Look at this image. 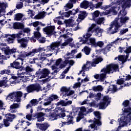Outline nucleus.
I'll list each match as a JSON object with an SVG mask.
<instances>
[{"mask_svg":"<svg viewBox=\"0 0 131 131\" xmlns=\"http://www.w3.org/2000/svg\"><path fill=\"white\" fill-rule=\"evenodd\" d=\"M60 46V42H52V43L51 44V45L47 46L45 48H35L34 49H32V51H30V52H24L23 53V52H20V55H17V59L21 60V63L24 61V59L23 58H25L26 57H28L29 56L33 57L35 56V54L41 53V52H49V51H54L55 49L56 48H58L59 46Z\"/></svg>","mask_w":131,"mask_h":131,"instance_id":"nucleus-1","label":"nucleus"},{"mask_svg":"<svg viewBox=\"0 0 131 131\" xmlns=\"http://www.w3.org/2000/svg\"><path fill=\"white\" fill-rule=\"evenodd\" d=\"M79 11V10L78 8L75 9H73L72 10H70L69 12L72 14V15L75 16V14H76Z\"/></svg>","mask_w":131,"mask_h":131,"instance_id":"nucleus-42","label":"nucleus"},{"mask_svg":"<svg viewBox=\"0 0 131 131\" xmlns=\"http://www.w3.org/2000/svg\"><path fill=\"white\" fill-rule=\"evenodd\" d=\"M77 3V0H70L69 2L66 4V6H64V10L66 11H68L74 7L73 4Z\"/></svg>","mask_w":131,"mask_h":131,"instance_id":"nucleus-12","label":"nucleus"},{"mask_svg":"<svg viewBox=\"0 0 131 131\" xmlns=\"http://www.w3.org/2000/svg\"><path fill=\"white\" fill-rule=\"evenodd\" d=\"M35 92L38 93L42 91L41 86L39 83L31 84Z\"/></svg>","mask_w":131,"mask_h":131,"instance_id":"nucleus-24","label":"nucleus"},{"mask_svg":"<svg viewBox=\"0 0 131 131\" xmlns=\"http://www.w3.org/2000/svg\"><path fill=\"white\" fill-rule=\"evenodd\" d=\"M13 121H10L8 120H5V119H3V123L4 125V127H9L11 123L10 122H12Z\"/></svg>","mask_w":131,"mask_h":131,"instance_id":"nucleus-37","label":"nucleus"},{"mask_svg":"<svg viewBox=\"0 0 131 131\" xmlns=\"http://www.w3.org/2000/svg\"><path fill=\"white\" fill-rule=\"evenodd\" d=\"M92 36V34H90L87 33L86 34H85V35H83V37L85 38V39H90V38Z\"/></svg>","mask_w":131,"mask_h":131,"instance_id":"nucleus-59","label":"nucleus"},{"mask_svg":"<svg viewBox=\"0 0 131 131\" xmlns=\"http://www.w3.org/2000/svg\"><path fill=\"white\" fill-rule=\"evenodd\" d=\"M46 13H47L45 11L39 12V13H38V14H36L35 16H34V18L36 19H43L46 16Z\"/></svg>","mask_w":131,"mask_h":131,"instance_id":"nucleus-20","label":"nucleus"},{"mask_svg":"<svg viewBox=\"0 0 131 131\" xmlns=\"http://www.w3.org/2000/svg\"><path fill=\"white\" fill-rule=\"evenodd\" d=\"M104 46L103 41H97V43H96L95 45L94 46H93V47H94V48H97L98 47H99L100 48H102V46Z\"/></svg>","mask_w":131,"mask_h":131,"instance_id":"nucleus-38","label":"nucleus"},{"mask_svg":"<svg viewBox=\"0 0 131 131\" xmlns=\"http://www.w3.org/2000/svg\"><path fill=\"white\" fill-rule=\"evenodd\" d=\"M40 21H34V23H31V24L32 25V26H33L34 27H37V26H38V25H39Z\"/></svg>","mask_w":131,"mask_h":131,"instance_id":"nucleus-60","label":"nucleus"},{"mask_svg":"<svg viewBox=\"0 0 131 131\" xmlns=\"http://www.w3.org/2000/svg\"><path fill=\"white\" fill-rule=\"evenodd\" d=\"M23 7H24V3L23 2H20V3L17 4L15 6V8L18 10L21 9Z\"/></svg>","mask_w":131,"mask_h":131,"instance_id":"nucleus-53","label":"nucleus"},{"mask_svg":"<svg viewBox=\"0 0 131 131\" xmlns=\"http://www.w3.org/2000/svg\"><path fill=\"white\" fill-rule=\"evenodd\" d=\"M61 105L63 106H67V104H66V102L65 101V100H62L59 102H57V106H59Z\"/></svg>","mask_w":131,"mask_h":131,"instance_id":"nucleus-45","label":"nucleus"},{"mask_svg":"<svg viewBox=\"0 0 131 131\" xmlns=\"http://www.w3.org/2000/svg\"><path fill=\"white\" fill-rule=\"evenodd\" d=\"M55 26H50L43 28V31L49 36L54 35L56 32L54 31Z\"/></svg>","mask_w":131,"mask_h":131,"instance_id":"nucleus-8","label":"nucleus"},{"mask_svg":"<svg viewBox=\"0 0 131 131\" xmlns=\"http://www.w3.org/2000/svg\"><path fill=\"white\" fill-rule=\"evenodd\" d=\"M16 52V49L13 48L12 49H5L4 50V53L6 55H13Z\"/></svg>","mask_w":131,"mask_h":131,"instance_id":"nucleus-22","label":"nucleus"},{"mask_svg":"<svg viewBox=\"0 0 131 131\" xmlns=\"http://www.w3.org/2000/svg\"><path fill=\"white\" fill-rule=\"evenodd\" d=\"M37 39L40 43H45L46 42V38L45 37H40L39 39L37 38Z\"/></svg>","mask_w":131,"mask_h":131,"instance_id":"nucleus-52","label":"nucleus"},{"mask_svg":"<svg viewBox=\"0 0 131 131\" xmlns=\"http://www.w3.org/2000/svg\"><path fill=\"white\" fill-rule=\"evenodd\" d=\"M43 115L44 114L42 112L32 114V117H33L34 118L37 119L38 122H42L45 120V117H43Z\"/></svg>","mask_w":131,"mask_h":131,"instance_id":"nucleus-11","label":"nucleus"},{"mask_svg":"<svg viewBox=\"0 0 131 131\" xmlns=\"http://www.w3.org/2000/svg\"><path fill=\"white\" fill-rule=\"evenodd\" d=\"M93 61L91 63V67H95L96 64L101 62L103 60V59L102 57H97L95 59H93Z\"/></svg>","mask_w":131,"mask_h":131,"instance_id":"nucleus-18","label":"nucleus"},{"mask_svg":"<svg viewBox=\"0 0 131 131\" xmlns=\"http://www.w3.org/2000/svg\"><path fill=\"white\" fill-rule=\"evenodd\" d=\"M123 112H124V113H129L128 116L129 115H131V107H128L126 108H124Z\"/></svg>","mask_w":131,"mask_h":131,"instance_id":"nucleus-51","label":"nucleus"},{"mask_svg":"<svg viewBox=\"0 0 131 131\" xmlns=\"http://www.w3.org/2000/svg\"><path fill=\"white\" fill-rule=\"evenodd\" d=\"M23 120V119H21ZM31 125V123L29 121H25V120H21V125L23 126V128L24 129H26L28 128V126Z\"/></svg>","mask_w":131,"mask_h":131,"instance_id":"nucleus-23","label":"nucleus"},{"mask_svg":"<svg viewBox=\"0 0 131 131\" xmlns=\"http://www.w3.org/2000/svg\"><path fill=\"white\" fill-rule=\"evenodd\" d=\"M110 100V98L108 96H105L103 97V99H102V102H102V103H105L107 104H110V102H111Z\"/></svg>","mask_w":131,"mask_h":131,"instance_id":"nucleus-34","label":"nucleus"},{"mask_svg":"<svg viewBox=\"0 0 131 131\" xmlns=\"http://www.w3.org/2000/svg\"><path fill=\"white\" fill-rule=\"evenodd\" d=\"M92 49L90 48H89L88 46H85L83 48V52L85 55H89L90 54V52Z\"/></svg>","mask_w":131,"mask_h":131,"instance_id":"nucleus-32","label":"nucleus"},{"mask_svg":"<svg viewBox=\"0 0 131 131\" xmlns=\"http://www.w3.org/2000/svg\"><path fill=\"white\" fill-rule=\"evenodd\" d=\"M120 9V5L117 4V3H114V5L111 7L110 10H106L105 12H104V14H105L106 15H107L110 14H112L114 15H117L118 12L119 11Z\"/></svg>","mask_w":131,"mask_h":131,"instance_id":"nucleus-4","label":"nucleus"},{"mask_svg":"<svg viewBox=\"0 0 131 131\" xmlns=\"http://www.w3.org/2000/svg\"><path fill=\"white\" fill-rule=\"evenodd\" d=\"M32 117H33V115L32 114L27 115L26 116L27 120H28V121H30L32 120Z\"/></svg>","mask_w":131,"mask_h":131,"instance_id":"nucleus-63","label":"nucleus"},{"mask_svg":"<svg viewBox=\"0 0 131 131\" xmlns=\"http://www.w3.org/2000/svg\"><path fill=\"white\" fill-rule=\"evenodd\" d=\"M59 111H60L61 112L60 113H57V114L60 115H61V117L63 118L66 117V113H62L65 112V110L62 109L61 107H59V109L57 111V112H58Z\"/></svg>","mask_w":131,"mask_h":131,"instance_id":"nucleus-41","label":"nucleus"},{"mask_svg":"<svg viewBox=\"0 0 131 131\" xmlns=\"http://www.w3.org/2000/svg\"><path fill=\"white\" fill-rule=\"evenodd\" d=\"M58 13H59V15H60L61 16H59L56 17V18L59 19H63L64 17L68 18L70 16V15H72V14L69 11L64 12L60 11H59Z\"/></svg>","mask_w":131,"mask_h":131,"instance_id":"nucleus-13","label":"nucleus"},{"mask_svg":"<svg viewBox=\"0 0 131 131\" xmlns=\"http://www.w3.org/2000/svg\"><path fill=\"white\" fill-rule=\"evenodd\" d=\"M74 94H75V92L73 90H71L70 91H69V93H68V92H66V93H64V94L63 93H62L63 96L64 97H66L67 96H72Z\"/></svg>","mask_w":131,"mask_h":131,"instance_id":"nucleus-39","label":"nucleus"},{"mask_svg":"<svg viewBox=\"0 0 131 131\" xmlns=\"http://www.w3.org/2000/svg\"><path fill=\"white\" fill-rule=\"evenodd\" d=\"M49 116L50 118L52 119V120H56L58 115H56V113H53L50 114Z\"/></svg>","mask_w":131,"mask_h":131,"instance_id":"nucleus-44","label":"nucleus"},{"mask_svg":"<svg viewBox=\"0 0 131 131\" xmlns=\"http://www.w3.org/2000/svg\"><path fill=\"white\" fill-rule=\"evenodd\" d=\"M112 47V45L111 44H108L104 49H99L98 50L96 51V52H97L98 53L102 52L104 55H106L108 52L110 51V49H111Z\"/></svg>","mask_w":131,"mask_h":131,"instance_id":"nucleus-14","label":"nucleus"},{"mask_svg":"<svg viewBox=\"0 0 131 131\" xmlns=\"http://www.w3.org/2000/svg\"><path fill=\"white\" fill-rule=\"evenodd\" d=\"M93 21H95V22L98 25H101L104 21H105V18L104 17H99L98 18H94L93 19Z\"/></svg>","mask_w":131,"mask_h":131,"instance_id":"nucleus-27","label":"nucleus"},{"mask_svg":"<svg viewBox=\"0 0 131 131\" xmlns=\"http://www.w3.org/2000/svg\"><path fill=\"white\" fill-rule=\"evenodd\" d=\"M100 15V11L98 10H96L92 13V19H95L96 18L99 17V15Z\"/></svg>","mask_w":131,"mask_h":131,"instance_id":"nucleus-36","label":"nucleus"},{"mask_svg":"<svg viewBox=\"0 0 131 131\" xmlns=\"http://www.w3.org/2000/svg\"><path fill=\"white\" fill-rule=\"evenodd\" d=\"M50 74V71L48 69H43V71L41 72V75L40 77V78H45L47 77H48L49 74Z\"/></svg>","mask_w":131,"mask_h":131,"instance_id":"nucleus-21","label":"nucleus"},{"mask_svg":"<svg viewBox=\"0 0 131 131\" xmlns=\"http://www.w3.org/2000/svg\"><path fill=\"white\" fill-rule=\"evenodd\" d=\"M114 26L115 27V28H114V31H112V32H111V34L112 35L117 33L119 30V28L121 27V25L119 24L118 20H115L112 22V24L110 25V28H107V32H110L112 28H114Z\"/></svg>","mask_w":131,"mask_h":131,"instance_id":"nucleus-7","label":"nucleus"},{"mask_svg":"<svg viewBox=\"0 0 131 131\" xmlns=\"http://www.w3.org/2000/svg\"><path fill=\"white\" fill-rule=\"evenodd\" d=\"M19 107V104L18 103H13V104L11 105L10 109H16Z\"/></svg>","mask_w":131,"mask_h":131,"instance_id":"nucleus-55","label":"nucleus"},{"mask_svg":"<svg viewBox=\"0 0 131 131\" xmlns=\"http://www.w3.org/2000/svg\"><path fill=\"white\" fill-rule=\"evenodd\" d=\"M23 30L19 31V32H22V34H24V33H27L28 34L30 32V29L28 28H24L23 29H21Z\"/></svg>","mask_w":131,"mask_h":131,"instance_id":"nucleus-46","label":"nucleus"},{"mask_svg":"<svg viewBox=\"0 0 131 131\" xmlns=\"http://www.w3.org/2000/svg\"><path fill=\"white\" fill-rule=\"evenodd\" d=\"M21 69V71H26V72L27 73H31L33 71V69L28 66H27L26 68H24V69Z\"/></svg>","mask_w":131,"mask_h":131,"instance_id":"nucleus-35","label":"nucleus"},{"mask_svg":"<svg viewBox=\"0 0 131 131\" xmlns=\"http://www.w3.org/2000/svg\"><path fill=\"white\" fill-rule=\"evenodd\" d=\"M72 22V19H70L68 20H64V24H66L67 25H71Z\"/></svg>","mask_w":131,"mask_h":131,"instance_id":"nucleus-62","label":"nucleus"},{"mask_svg":"<svg viewBox=\"0 0 131 131\" xmlns=\"http://www.w3.org/2000/svg\"><path fill=\"white\" fill-rule=\"evenodd\" d=\"M129 116V120L126 119L125 121H123V122L125 123V125H127L128 122H130L131 121V117L130 116V115H127V117Z\"/></svg>","mask_w":131,"mask_h":131,"instance_id":"nucleus-58","label":"nucleus"},{"mask_svg":"<svg viewBox=\"0 0 131 131\" xmlns=\"http://www.w3.org/2000/svg\"><path fill=\"white\" fill-rule=\"evenodd\" d=\"M24 15L22 13H17L15 14L14 20L16 21H20L21 20Z\"/></svg>","mask_w":131,"mask_h":131,"instance_id":"nucleus-30","label":"nucleus"},{"mask_svg":"<svg viewBox=\"0 0 131 131\" xmlns=\"http://www.w3.org/2000/svg\"><path fill=\"white\" fill-rule=\"evenodd\" d=\"M25 35V34H22V31H19L17 34H12L11 37L13 39H16L17 43L20 44V47L26 48L28 46V40L27 38H21V35Z\"/></svg>","mask_w":131,"mask_h":131,"instance_id":"nucleus-3","label":"nucleus"},{"mask_svg":"<svg viewBox=\"0 0 131 131\" xmlns=\"http://www.w3.org/2000/svg\"><path fill=\"white\" fill-rule=\"evenodd\" d=\"M39 101L37 99H32L30 100V102L26 106V109H29V108H32L33 106H36L38 104Z\"/></svg>","mask_w":131,"mask_h":131,"instance_id":"nucleus-16","label":"nucleus"},{"mask_svg":"<svg viewBox=\"0 0 131 131\" xmlns=\"http://www.w3.org/2000/svg\"><path fill=\"white\" fill-rule=\"evenodd\" d=\"M62 61V59L61 58L57 59V60L55 61L54 66L58 67V66H59L60 63H61Z\"/></svg>","mask_w":131,"mask_h":131,"instance_id":"nucleus-54","label":"nucleus"},{"mask_svg":"<svg viewBox=\"0 0 131 131\" xmlns=\"http://www.w3.org/2000/svg\"><path fill=\"white\" fill-rule=\"evenodd\" d=\"M36 125L37 126L38 128H39L41 131H46L50 126L48 123H44L43 124H39V123H36Z\"/></svg>","mask_w":131,"mask_h":131,"instance_id":"nucleus-15","label":"nucleus"},{"mask_svg":"<svg viewBox=\"0 0 131 131\" xmlns=\"http://www.w3.org/2000/svg\"><path fill=\"white\" fill-rule=\"evenodd\" d=\"M94 115L95 117L97 118V119H94V121H93V124H90V127H91V129H94L95 127L97 126H100L102 125L101 121L100 120L101 119V116L100 115V113L99 112H94Z\"/></svg>","mask_w":131,"mask_h":131,"instance_id":"nucleus-5","label":"nucleus"},{"mask_svg":"<svg viewBox=\"0 0 131 131\" xmlns=\"http://www.w3.org/2000/svg\"><path fill=\"white\" fill-rule=\"evenodd\" d=\"M126 11H125V9H123V10H120L119 12V14H118V17H124L125 15H126Z\"/></svg>","mask_w":131,"mask_h":131,"instance_id":"nucleus-40","label":"nucleus"},{"mask_svg":"<svg viewBox=\"0 0 131 131\" xmlns=\"http://www.w3.org/2000/svg\"><path fill=\"white\" fill-rule=\"evenodd\" d=\"M89 40V42H88L87 44L89 45H91V46L93 47L97 43L96 42V39H95L94 38H90Z\"/></svg>","mask_w":131,"mask_h":131,"instance_id":"nucleus-33","label":"nucleus"},{"mask_svg":"<svg viewBox=\"0 0 131 131\" xmlns=\"http://www.w3.org/2000/svg\"><path fill=\"white\" fill-rule=\"evenodd\" d=\"M125 53H131V46H129L127 49L124 51Z\"/></svg>","mask_w":131,"mask_h":131,"instance_id":"nucleus-61","label":"nucleus"},{"mask_svg":"<svg viewBox=\"0 0 131 131\" xmlns=\"http://www.w3.org/2000/svg\"><path fill=\"white\" fill-rule=\"evenodd\" d=\"M34 38L39 39L41 38V34L39 31H35L34 32Z\"/></svg>","mask_w":131,"mask_h":131,"instance_id":"nucleus-43","label":"nucleus"},{"mask_svg":"<svg viewBox=\"0 0 131 131\" xmlns=\"http://www.w3.org/2000/svg\"><path fill=\"white\" fill-rule=\"evenodd\" d=\"M58 98V96L56 95L53 94L49 96V97L47 98L46 99H44L45 101L46 102H44L43 105L44 106H48L52 103V102L54 100H56Z\"/></svg>","mask_w":131,"mask_h":131,"instance_id":"nucleus-9","label":"nucleus"},{"mask_svg":"<svg viewBox=\"0 0 131 131\" xmlns=\"http://www.w3.org/2000/svg\"><path fill=\"white\" fill-rule=\"evenodd\" d=\"M9 96H12L13 98H15V101L17 102H20L21 97L23 96V93L21 91H18L17 92H13L10 94Z\"/></svg>","mask_w":131,"mask_h":131,"instance_id":"nucleus-10","label":"nucleus"},{"mask_svg":"<svg viewBox=\"0 0 131 131\" xmlns=\"http://www.w3.org/2000/svg\"><path fill=\"white\" fill-rule=\"evenodd\" d=\"M129 103H130V102L128 100L124 101L123 102V105L124 107H128V106L129 104Z\"/></svg>","mask_w":131,"mask_h":131,"instance_id":"nucleus-56","label":"nucleus"},{"mask_svg":"<svg viewBox=\"0 0 131 131\" xmlns=\"http://www.w3.org/2000/svg\"><path fill=\"white\" fill-rule=\"evenodd\" d=\"M101 93H98L96 95H95V100L98 101V100H100L101 99Z\"/></svg>","mask_w":131,"mask_h":131,"instance_id":"nucleus-47","label":"nucleus"},{"mask_svg":"<svg viewBox=\"0 0 131 131\" xmlns=\"http://www.w3.org/2000/svg\"><path fill=\"white\" fill-rule=\"evenodd\" d=\"M108 105H109V103L100 102V103L97 104V107L99 106V109L104 110L107 107Z\"/></svg>","mask_w":131,"mask_h":131,"instance_id":"nucleus-26","label":"nucleus"},{"mask_svg":"<svg viewBox=\"0 0 131 131\" xmlns=\"http://www.w3.org/2000/svg\"><path fill=\"white\" fill-rule=\"evenodd\" d=\"M70 91V88H67V87L63 86L60 89L61 92H65V93H69Z\"/></svg>","mask_w":131,"mask_h":131,"instance_id":"nucleus-49","label":"nucleus"},{"mask_svg":"<svg viewBox=\"0 0 131 131\" xmlns=\"http://www.w3.org/2000/svg\"><path fill=\"white\" fill-rule=\"evenodd\" d=\"M92 90L94 91V92H102L103 90V88L101 85H98L97 86H93Z\"/></svg>","mask_w":131,"mask_h":131,"instance_id":"nucleus-28","label":"nucleus"},{"mask_svg":"<svg viewBox=\"0 0 131 131\" xmlns=\"http://www.w3.org/2000/svg\"><path fill=\"white\" fill-rule=\"evenodd\" d=\"M119 69V66L116 64H110L106 66V67H104L102 70H101V73H104L100 74V80H97V81H100L101 82H103L106 79V76L107 74H113L114 72H116Z\"/></svg>","mask_w":131,"mask_h":131,"instance_id":"nucleus-2","label":"nucleus"},{"mask_svg":"<svg viewBox=\"0 0 131 131\" xmlns=\"http://www.w3.org/2000/svg\"><path fill=\"white\" fill-rule=\"evenodd\" d=\"M80 7L81 9H86L89 7V2L88 1H83L80 4Z\"/></svg>","mask_w":131,"mask_h":131,"instance_id":"nucleus-25","label":"nucleus"},{"mask_svg":"<svg viewBox=\"0 0 131 131\" xmlns=\"http://www.w3.org/2000/svg\"><path fill=\"white\" fill-rule=\"evenodd\" d=\"M22 60L19 59H15L14 61L10 63V66L8 67V69H14L16 70H19L20 69H24V67L23 66L24 62L21 63Z\"/></svg>","mask_w":131,"mask_h":131,"instance_id":"nucleus-6","label":"nucleus"},{"mask_svg":"<svg viewBox=\"0 0 131 131\" xmlns=\"http://www.w3.org/2000/svg\"><path fill=\"white\" fill-rule=\"evenodd\" d=\"M5 120H9L10 121H13L16 118V115L12 114L11 113H7L5 115Z\"/></svg>","mask_w":131,"mask_h":131,"instance_id":"nucleus-19","label":"nucleus"},{"mask_svg":"<svg viewBox=\"0 0 131 131\" xmlns=\"http://www.w3.org/2000/svg\"><path fill=\"white\" fill-rule=\"evenodd\" d=\"M112 86H113V88H112V91H113L114 93L117 92V91L118 90L117 89V85L112 84Z\"/></svg>","mask_w":131,"mask_h":131,"instance_id":"nucleus-64","label":"nucleus"},{"mask_svg":"<svg viewBox=\"0 0 131 131\" xmlns=\"http://www.w3.org/2000/svg\"><path fill=\"white\" fill-rule=\"evenodd\" d=\"M124 83L123 78H120L116 80V84L118 85H122Z\"/></svg>","mask_w":131,"mask_h":131,"instance_id":"nucleus-48","label":"nucleus"},{"mask_svg":"<svg viewBox=\"0 0 131 131\" xmlns=\"http://www.w3.org/2000/svg\"><path fill=\"white\" fill-rule=\"evenodd\" d=\"M13 28L15 30L24 29V26L21 23L15 22L13 24Z\"/></svg>","mask_w":131,"mask_h":131,"instance_id":"nucleus-17","label":"nucleus"},{"mask_svg":"<svg viewBox=\"0 0 131 131\" xmlns=\"http://www.w3.org/2000/svg\"><path fill=\"white\" fill-rule=\"evenodd\" d=\"M123 16L120 17V19H121L120 21L121 23H125L127 20L129 19L128 17L125 16V17H123Z\"/></svg>","mask_w":131,"mask_h":131,"instance_id":"nucleus-50","label":"nucleus"},{"mask_svg":"<svg viewBox=\"0 0 131 131\" xmlns=\"http://www.w3.org/2000/svg\"><path fill=\"white\" fill-rule=\"evenodd\" d=\"M26 90L27 92H28V94L35 92V91L31 84L27 86Z\"/></svg>","mask_w":131,"mask_h":131,"instance_id":"nucleus-29","label":"nucleus"},{"mask_svg":"<svg viewBox=\"0 0 131 131\" xmlns=\"http://www.w3.org/2000/svg\"><path fill=\"white\" fill-rule=\"evenodd\" d=\"M89 71V67H86V64H83V67H82V70L79 71V73H78V75H80L81 74V73H85V71Z\"/></svg>","mask_w":131,"mask_h":131,"instance_id":"nucleus-31","label":"nucleus"},{"mask_svg":"<svg viewBox=\"0 0 131 131\" xmlns=\"http://www.w3.org/2000/svg\"><path fill=\"white\" fill-rule=\"evenodd\" d=\"M128 28H125V29L121 30V31H120L119 34L121 35H123L125 33L128 32Z\"/></svg>","mask_w":131,"mask_h":131,"instance_id":"nucleus-57","label":"nucleus"}]
</instances>
